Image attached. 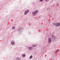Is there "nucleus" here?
I'll list each match as a JSON object with an SVG mask.
<instances>
[{"label":"nucleus","instance_id":"f257e3e1","mask_svg":"<svg viewBox=\"0 0 60 60\" xmlns=\"http://www.w3.org/2000/svg\"><path fill=\"white\" fill-rule=\"evenodd\" d=\"M38 12V11L37 10L35 11L33 13V16L36 15L37 14V13Z\"/></svg>","mask_w":60,"mask_h":60},{"label":"nucleus","instance_id":"f03ea898","mask_svg":"<svg viewBox=\"0 0 60 60\" xmlns=\"http://www.w3.org/2000/svg\"><path fill=\"white\" fill-rule=\"evenodd\" d=\"M29 11V10H27L26 11L24 12V14H25V15H26Z\"/></svg>","mask_w":60,"mask_h":60},{"label":"nucleus","instance_id":"7ed1b4c3","mask_svg":"<svg viewBox=\"0 0 60 60\" xmlns=\"http://www.w3.org/2000/svg\"><path fill=\"white\" fill-rule=\"evenodd\" d=\"M48 41L49 43H50L51 41V38H48Z\"/></svg>","mask_w":60,"mask_h":60},{"label":"nucleus","instance_id":"20e7f679","mask_svg":"<svg viewBox=\"0 0 60 60\" xmlns=\"http://www.w3.org/2000/svg\"><path fill=\"white\" fill-rule=\"evenodd\" d=\"M55 25L57 26H58L60 25V24L59 23H57L55 24Z\"/></svg>","mask_w":60,"mask_h":60},{"label":"nucleus","instance_id":"39448f33","mask_svg":"<svg viewBox=\"0 0 60 60\" xmlns=\"http://www.w3.org/2000/svg\"><path fill=\"white\" fill-rule=\"evenodd\" d=\"M11 44L12 45H14V42L13 41H12Z\"/></svg>","mask_w":60,"mask_h":60},{"label":"nucleus","instance_id":"423d86ee","mask_svg":"<svg viewBox=\"0 0 60 60\" xmlns=\"http://www.w3.org/2000/svg\"><path fill=\"white\" fill-rule=\"evenodd\" d=\"M36 46H37V45H32V46L33 47H36Z\"/></svg>","mask_w":60,"mask_h":60},{"label":"nucleus","instance_id":"0eeeda50","mask_svg":"<svg viewBox=\"0 0 60 60\" xmlns=\"http://www.w3.org/2000/svg\"><path fill=\"white\" fill-rule=\"evenodd\" d=\"M25 55H24V54H23V55H22V56H23V57H25Z\"/></svg>","mask_w":60,"mask_h":60},{"label":"nucleus","instance_id":"6e6552de","mask_svg":"<svg viewBox=\"0 0 60 60\" xmlns=\"http://www.w3.org/2000/svg\"><path fill=\"white\" fill-rule=\"evenodd\" d=\"M32 57H33V56H30V58H32Z\"/></svg>","mask_w":60,"mask_h":60},{"label":"nucleus","instance_id":"1a4fd4ad","mask_svg":"<svg viewBox=\"0 0 60 60\" xmlns=\"http://www.w3.org/2000/svg\"><path fill=\"white\" fill-rule=\"evenodd\" d=\"M15 29V27H13V29Z\"/></svg>","mask_w":60,"mask_h":60},{"label":"nucleus","instance_id":"9d476101","mask_svg":"<svg viewBox=\"0 0 60 60\" xmlns=\"http://www.w3.org/2000/svg\"><path fill=\"white\" fill-rule=\"evenodd\" d=\"M31 49V47H29L28 48V49Z\"/></svg>","mask_w":60,"mask_h":60},{"label":"nucleus","instance_id":"9b49d317","mask_svg":"<svg viewBox=\"0 0 60 60\" xmlns=\"http://www.w3.org/2000/svg\"><path fill=\"white\" fill-rule=\"evenodd\" d=\"M21 30V29H20L19 30H19Z\"/></svg>","mask_w":60,"mask_h":60},{"label":"nucleus","instance_id":"f8f14e48","mask_svg":"<svg viewBox=\"0 0 60 60\" xmlns=\"http://www.w3.org/2000/svg\"><path fill=\"white\" fill-rule=\"evenodd\" d=\"M40 0L41 1H42L43 0Z\"/></svg>","mask_w":60,"mask_h":60},{"label":"nucleus","instance_id":"ddd939ff","mask_svg":"<svg viewBox=\"0 0 60 60\" xmlns=\"http://www.w3.org/2000/svg\"><path fill=\"white\" fill-rule=\"evenodd\" d=\"M56 52H57L56 51L55 52V53H56Z\"/></svg>","mask_w":60,"mask_h":60},{"label":"nucleus","instance_id":"4468645a","mask_svg":"<svg viewBox=\"0 0 60 60\" xmlns=\"http://www.w3.org/2000/svg\"><path fill=\"white\" fill-rule=\"evenodd\" d=\"M45 1H47L48 0H44Z\"/></svg>","mask_w":60,"mask_h":60},{"label":"nucleus","instance_id":"2eb2a0df","mask_svg":"<svg viewBox=\"0 0 60 60\" xmlns=\"http://www.w3.org/2000/svg\"><path fill=\"white\" fill-rule=\"evenodd\" d=\"M19 59V58H17V59Z\"/></svg>","mask_w":60,"mask_h":60}]
</instances>
